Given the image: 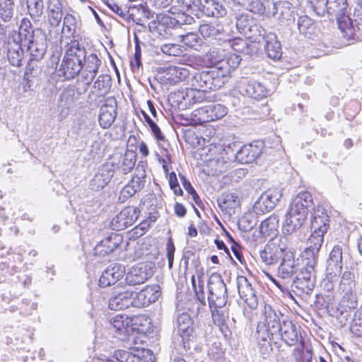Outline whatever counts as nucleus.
<instances>
[{"label":"nucleus","mask_w":362,"mask_h":362,"mask_svg":"<svg viewBox=\"0 0 362 362\" xmlns=\"http://www.w3.org/2000/svg\"><path fill=\"white\" fill-rule=\"evenodd\" d=\"M355 276L353 273L349 271H345L342 274L341 279L339 284V290L341 292L356 291Z\"/></svg>","instance_id":"49"},{"label":"nucleus","mask_w":362,"mask_h":362,"mask_svg":"<svg viewBox=\"0 0 362 362\" xmlns=\"http://www.w3.org/2000/svg\"><path fill=\"white\" fill-rule=\"evenodd\" d=\"M180 37L183 44L196 50H198L203 44L202 39L195 33L190 32L185 35H180Z\"/></svg>","instance_id":"52"},{"label":"nucleus","mask_w":362,"mask_h":362,"mask_svg":"<svg viewBox=\"0 0 362 362\" xmlns=\"http://www.w3.org/2000/svg\"><path fill=\"white\" fill-rule=\"evenodd\" d=\"M177 3L184 11L191 14L198 15V13L201 11V0H177Z\"/></svg>","instance_id":"56"},{"label":"nucleus","mask_w":362,"mask_h":362,"mask_svg":"<svg viewBox=\"0 0 362 362\" xmlns=\"http://www.w3.org/2000/svg\"><path fill=\"white\" fill-rule=\"evenodd\" d=\"M286 235L279 238H272L259 252V259L267 266L276 264L289 247Z\"/></svg>","instance_id":"7"},{"label":"nucleus","mask_w":362,"mask_h":362,"mask_svg":"<svg viewBox=\"0 0 362 362\" xmlns=\"http://www.w3.org/2000/svg\"><path fill=\"white\" fill-rule=\"evenodd\" d=\"M22 43L17 42L15 40L8 42L7 59L13 66L19 67L22 64V61L24 58Z\"/></svg>","instance_id":"38"},{"label":"nucleus","mask_w":362,"mask_h":362,"mask_svg":"<svg viewBox=\"0 0 362 362\" xmlns=\"http://www.w3.org/2000/svg\"><path fill=\"white\" fill-rule=\"evenodd\" d=\"M223 3V0H204L200 11L209 17H223L227 14V9Z\"/></svg>","instance_id":"35"},{"label":"nucleus","mask_w":362,"mask_h":362,"mask_svg":"<svg viewBox=\"0 0 362 362\" xmlns=\"http://www.w3.org/2000/svg\"><path fill=\"white\" fill-rule=\"evenodd\" d=\"M191 281L196 298L202 305H206V300L210 308H221L226 305L228 300L227 288L219 274L213 273L209 277L207 298L205 296L202 276L198 274L196 279L193 275Z\"/></svg>","instance_id":"1"},{"label":"nucleus","mask_w":362,"mask_h":362,"mask_svg":"<svg viewBox=\"0 0 362 362\" xmlns=\"http://www.w3.org/2000/svg\"><path fill=\"white\" fill-rule=\"evenodd\" d=\"M314 206L312 194L304 191L299 192L292 200L288 211L285 215V221L283 223V233L291 235L300 228L307 220L308 212Z\"/></svg>","instance_id":"2"},{"label":"nucleus","mask_w":362,"mask_h":362,"mask_svg":"<svg viewBox=\"0 0 362 362\" xmlns=\"http://www.w3.org/2000/svg\"><path fill=\"white\" fill-rule=\"evenodd\" d=\"M256 214L255 211L245 213L238 221L239 228L245 232L252 230L257 223Z\"/></svg>","instance_id":"50"},{"label":"nucleus","mask_w":362,"mask_h":362,"mask_svg":"<svg viewBox=\"0 0 362 362\" xmlns=\"http://www.w3.org/2000/svg\"><path fill=\"white\" fill-rule=\"evenodd\" d=\"M108 306L111 310H122L130 306L134 307V291L127 288L115 291L110 298Z\"/></svg>","instance_id":"25"},{"label":"nucleus","mask_w":362,"mask_h":362,"mask_svg":"<svg viewBox=\"0 0 362 362\" xmlns=\"http://www.w3.org/2000/svg\"><path fill=\"white\" fill-rule=\"evenodd\" d=\"M14 14L13 0H0V36L6 33L8 23Z\"/></svg>","instance_id":"33"},{"label":"nucleus","mask_w":362,"mask_h":362,"mask_svg":"<svg viewBox=\"0 0 362 362\" xmlns=\"http://www.w3.org/2000/svg\"><path fill=\"white\" fill-rule=\"evenodd\" d=\"M262 233L259 231H254L248 235L247 238V243L251 248H256L259 244L264 242Z\"/></svg>","instance_id":"64"},{"label":"nucleus","mask_w":362,"mask_h":362,"mask_svg":"<svg viewBox=\"0 0 362 362\" xmlns=\"http://www.w3.org/2000/svg\"><path fill=\"white\" fill-rule=\"evenodd\" d=\"M227 108L221 104H210L194 110L191 119L196 124H202L220 119L226 115Z\"/></svg>","instance_id":"9"},{"label":"nucleus","mask_w":362,"mask_h":362,"mask_svg":"<svg viewBox=\"0 0 362 362\" xmlns=\"http://www.w3.org/2000/svg\"><path fill=\"white\" fill-rule=\"evenodd\" d=\"M236 28L246 37L259 42L264 30L255 23V20L248 13H242L236 17Z\"/></svg>","instance_id":"11"},{"label":"nucleus","mask_w":362,"mask_h":362,"mask_svg":"<svg viewBox=\"0 0 362 362\" xmlns=\"http://www.w3.org/2000/svg\"><path fill=\"white\" fill-rule=\"evenodd\" d=\"M199 31L202 36L208 40H213L224 33L223 25L218 23H202L199 25Z\"/></svg>","instance_id":"41"},{"label":"nucleus","mask_w":362,"mask_h":362,"mask_svg":"<svg viewBox=\"0 0 362 362\" xmlns=\"http://www.w3.org/2000/svg\"><path fill=\"white\" fill-rule=\"evenodd\" d=\"M125 274V268L119 264H115L107 268L100 275L99 286L101 287L110 286L115 284Z\"/></svg>","instance_id":"28"},{"label":"nucleus","mask_w":362,"mask_h":362,"mask_svg":"<svg viewBox=\"0 0 362 362\" xmlns=\"http://www.w3.org/2000/svg\"><path fill=\"white\" fill-rule=\"evenodd\" d=\"M154 269V264L152 262L139 263L126 274V284L129 286L144 284L153 276Z\"/></svg>","instance_id":"13"},{"label":"nucleus","mask_w":362,"mask_h":362,"mask_svg":"<svg viewBox=\"0 0 362 362\" xmlns=\"http://www.w3.org/2000/svg\"><path fill=\"white\" fill-rule=\"evenodd\" d=\"M62 6L59 0H49L47 6V21L52 28L59 26L62 18Z\"/></svg>","instance_id":"39"},{"label":"nucleus","mask_w":362,"mask_h":362,"mask_svg":"<svg viewBox=\"0 0 362 362\" xmlns=\"http://www.w3.org/2000/svg\"><path fill=\"white\" fill-rule=\"evenodd\" d=\"M116 360H110L109 362H141V358L127 351L119 350L115 354Z\"/></svg>","instance_id":"58"},{"label":"nucleus","mask_w":362,"mask_h":362,"mask_svg":"<svg viewBox=\"0 0 362 362\" xmlns=\"http://www.w3.org/2000/svg\"><path fill=\"white\" fill-rule=\"evenodd\" d=\"M277 269L278 278L291 281L293 276L299 269L298 259L295 258L294 252L289 247L285 252Z\"/></svg>","instance_id":"16"},{"label":"nucleus","mask_w":362,"mask_h":362,"mask_svg":"<svg viewBox=\"0 0 362 362\" xmlns=\"http://www.w3.org/2000/svg\"><path fill=\"white\" fill-rule=\"evenodd\" d=\"M145 165L146 161L140 160L135 170L137 173L136 175L129 182L135 189L136 192L140 191L144 186V181L143 180L146 177Z\"/></svg>","instance_id":"46"},{"label":"nucleus","mask_w":362,"mask_h":362,"mask_svg":"<svg viewBox=\"0 0 362 362\" xmlns=\"http://www.w3.org/2000/svg\"><path fill=\"white\" fill-rule=\"evenodd\" d=\"M267 276L269 279L276 286V287L279 289V291L285 297H288L293 300L296 303L297 302L292 293L288 289V281L282 280L279 278L276 279L269 274H267Z\"/></svg>","instance_id":"54"},{"label":"nucleus","mask_w":362,"mask_h":362,"mask_svg":"<svg viewBox=\"0 0 362 362\" xmlns=\"http://www.w3.org/2000/svg\"><path fill=\"white\" fill-rule=\"evenodd\" d=\"M122 242V237L117 233H111L94 247L96 255L104 257L112 252Z\"/></svg>","instance_id":"26"},{"label":"nucleus","mask_w":362,"mask_h":362,"mask_svg":"<svg viewBox=\"0 0 362 362\" xmlns=\"http://www.w3.org/2000/svg\"><path fill=\"white\" fill-rule=\"evenodd\" d=\"M164 79L170 84H176L185 81L189 76V69L182 66H170L163 73Z\"/></svg>","instance_id":"34"},{"label":"nucleus","mask_w":362,"mask_h":362,"mask_svg":"<svg viewBox=\"0 0 362 362\" xmlns=\"http://www.w3.org/2000/svg\"><path fill=\"white\" fill-rule=\"evenodd\" d=\"M284 315L269 305H265L262 320L259 322L255 334L259 351L263 355L272 350V336L278 334Z\"/></svg>","instance_id":"3"},{"label":"nucleus","mask_w":362,"mask_h":362,"mask_svg":"<svg viewBox=\"0 0 362 362\" xmlns=\"http://www.w3.org/2000/svg\"><path fill=\"white\" fill-rule=\"evenodd\" d=\"M342 298L339 302L338 310L340 313V322L346 323L351 317V313L358 306V297L356 291L341 292Z\"/></svg>","instance_id":"23"},{"label":"nucleus","mask_w":362,"mask_h":362,"mask_svg":"<svg viewBox=\"0 0 362 362\" xmlns=\"http://www.w3.org/2000/svg\"><path fill=\"white\" fill-rule=\"evenodd\" d=\"M76 19L69 13L64 17L62 32H66L70 35H74L76 33Z\"/></svg>","instance_id":"59"},{"label":"nucleus","mask_w":362,"mask_h":362,"mask_svg":"<svg viewBox=\"0 0 362 362\" xmlns=\"http://www.w3.org/2000/svg\"><path fill=\"white\" fill-rule=\"evenodd\" d=\"M261 37L264 40V49L268 56V57L272 59H279L281 57V44L277 40L276 35L270 33L269 34L265 35V32L264 35L261 36Z\"/></svg>","instance_id":"36"},{"label":"nucleus","mask_w":362,"mask_h":362,"mask_svg":"<svg viewBox=\"0 0 362 362\" xmlns=\"http://www.w3.org/2000/svg\"><path fill=\"white\" fill-rule=\"evenodd\" d=\"M339 276H337L334 279L329 278V272L326 270V276L322 282V286L324 289L327 291V294H325V296L323 295H320L317 296L318 303L320 302V299H322L324 301L322 303V306L325 308H329L330 305L333 303L334 300V295L332 293V291L334 287V283L338 280Z\"/></svg>","instance_id":"40"},{"label":"nucleus","mask_w":362,"mask_h":362,"mask_svg":"<svg viewBox=\"0 0 362 362\" xmlns=\"http://www.w3.org/2000/svg\"><path fill=\"white\" fill-rule=\"evenodd\" d=\"M114 165L110 162H105L98 168L93 177L90 180V188L93 191H100L110 181L114 173Z\"/></svg>","instance_id":"21"},{"label":"nucleus","mask_w":362,"mask_h":362,"mask_svg":"<svg viewBox=\"0 0 362 362\" xmlns=\"http://www.w3.org/2000/svg\"><path fill=\"white\" fill-rule=\"evenodd\" d=\"M351 332L357 337H362V317L354 314L350 325Z\"/></svg>","instance_id":"61"},{"label":"nucleus","mask_w":362,"mask_h":362,"mask_svg":"<svg viewBox=\"0 0 362 362\" xmlns=\"http://www.w3.org/2000/svg\"><path fill=\"white\" fill-rule=\"evenodd\" d=\"M300 347L294 349V352H298L300 356L296 358V362H312L313 353L311 348L307 347L303 339L300 340Z\"/></svg>","instance_id":"55"},{"label":"nucleus","mask_w":362,"mask_h":362,"mask_svg":"<svg viewBox=\"0 0 362 362\" xmlns=\"http://www.w3.org/2000/svg\"><path fill=\"white\" fill-rule=\"evenodd\" d=\"M242 90L248 97L257 100L266 98L269 94L267 88L255 80H246L243 82Z\"/></svg>","instance_id":"30"},{"label":"nucleus","mask_w":362,"mask_h":362,"mask_svg":"<svg viewBox=\"0 0 362 362\" xmlns=\"http://www.w3.org/2000/svg\"><path fill=\"white\" fill-rule=\"evenodd\" d=\"M85 57L86 49L81 47L77 40L72 41L64 54L59 71L66 79L75 78L83 69L82 63Z\"/></svg>","instance_id":"5"},{"label":"nucleus","mask_w":362,"mask_h":362,"mask_svg":"<svg viewBox=\"0 0 362 362\" xmlns=\"http://www.w3.org/2000/svg\"><path fill=\"white\" fill-rule=\"evenodd\" d=\"M139 211L134 206H127L117 214L111 221L114 230H121L134 223L139 216Z\"/></svg>","instance_id":"19"},{"label":"nucleus","mask_w":362,"mask_h":362,"mask_svg":"<svg viewBox=\"0 0 362 362\" xmlns=\"http://www.w3.org/2000/svg\"><path fill=\"white\" fill-rule=\"evenodd\" d=\"M323 240L319 238L315 239V237L309 238V246L306 247L302 252V270L308 271L316 274L315 267L317 265L319 257V251L322 247Z\"/></svg>","instance_id":"14"},{"label":"nucleus","mask_w":362,"mask_h":362,"mask_svg":"<svg viewBox=\"0 0 362 362\" xmlns=\"http://www.w3.org/2000/svg\"><path fill=\"white\" fill-rule=\"evenodd\" d=\"M263 148L264 143L256 141L242 146L233 143L223 148V151L226 156H234L235 158H258L261 156Z\"/></svg>","instance_id":"10"},{"label":"nucleus","mask_w":362,"mask_h":362,"mask_svg":"<svg viewBox=\"0 0 362 362\" xmlns=\"http://www.w3.org/2000/svg\"><path fill=\"white\" fill-rule=\"evenodd\" d=\"M237 286L241 299L250 310H255L259 305L260 297L257 296V291L251 283L246 277L240 276L237 278Z\"/></svg>","instance_id":"17"},{"label":"nucleus","mask_w":362,"mask_h":362,"mask_svg":"<svg viewBox=\"0 0 362 362\" xmlns=\"http://www.w3.org/2000/svg\"><path fill=\"white\" fill-rule=\"evenodd\" d=\"M218 205L221 211L231 216L235 209L240 206V199L236 192H226L217 199Z\"/></svg>","instance_id":"31"},{"label":"nucleus","mask_w":362,"mask_h":362,"mask_svg":"<svg viewBox=\"0 0 362 362\" xmlns=\"http://www.w3.org/2000/svg\"><path fill=\"white\" fill-rule=\"evenodd\" d=\"M18 36L21 42H26L28 40L36 36V30L32 28L30 21L28 19L23 18L22 20L19 28Z\"/></svg>","instance_id":"51"},{"label":"nucleus","mask_w":362,"mask_h":362,"mask_svg":"<svg viewBox=\"0 0 362 362\" xmlns=\"http://www.w3.org/2000/svg\"><path fill=\"white\" fill-rule=\"evenodd\" d=\"M241 62L240 57L237 54H230L227 57L222 59L215 68L220 77L225 80L228 77L232 71L235 70Z\"/></svg>","instance_id":"32"},{"label":"nucleus","mask_w":362,"mask_h":362,"mask_svg":"<svg viewBox=\"0 0 362 362\" xmlns=\"http://www.w3.org/2000/svg\"><path fill=\"white\" fill-rule=\"evenodd\" d=\"M346 4L345 0H327V14L335 16L337 21L345 13Z\"/></svg>","instance_id":"45"},{"label":"nucleus","mask_w":362,"mask_h":362,"mask_svg":"<svg viewBox=\"0 0 362 362\" xmlns=\"http://www.w3.org/2000/svg\"><path fill=\"white\" fill-rule=\"evenodd\" d=\"M356 3L354 20L343 14L338 18V27L345 37L362 40V0H356Z\"/></svg>","instance_id":"6"},{"label":"nucleus","mask_w":362,"mask_h":362,"mask_svg":"<svg viewBox=\"0 0 362 362\" xmlns=\"http://www.w3.org/2000/svg\"><path fill=\"white\" fill-rule=\"evenodd\" d=\"M235 6L243 7L251 12L256 13L262 11V0H231Z\"/></svg>","instance_id":"53"},{"label":"nucleus","mask_w":362,"mask_h":362,"mask_svg":"<svg viewBox=\"0 0 362 362\" xmlns=\"http://www.w3.org/2000/svg\"><path fill=\"white\" fill-rule=\"evenodd\" d=\"M263 9L258 14L264 15L268 18L274 17L280 21H288L292 16V4L288 0L271 2L270 0H262Z\"/></svg>","instance_id":"8"},{"label":"nucleus","mask_w":362,"mask_h":362,"mask_svg":"<svg viewBox=\"0 0 362 362\" xmlns=\"http://www.w3.org/2000/svg\"><path fill=\"white\" fill-rule=\"evenodd\" d=\"M342 259V247L340 245L334 246L329 253L326 268V270L329 272L330 279L340 275L343 266Z\"/></svg>","instance_id":"29"},{"label":"nucleus","mask_w":362,"mask_h":362,"mask_svg":"<svg viewBox=\"0 0 362 362\" xmlns=\"http://www.w3.org/2000/svg\"><path fill=\"white\" fill-rule=\"evenodd\" d=\"M83 64L81 70V78L84 82V87L83 92H86L93 78L95 77L98 72L99 67L101 64L100 59L95 54H90L86 55L83 60Z\"/></svg>","instance_id":"18"},{"label":"nucleus","mask_w":362,"mask_h":362,"mask_svg":"<svg viewBox=\"0 0 362 362\" xmlns=\"http://www.w3.org/2000/svg\"><path fill=\"white\" fill-rule=\"evenodd\" d=\"M175 325L182 340L184 341L189 340L193 331L192 321L190 316L186 313L177 315Z\"/></svg>","instance_id":"37"},{"label":"nucleus","mask_w":362,"mask_h":362,"mask_svg":"<svg viewBox=\"0 0 362 362\" xmlns=\"http://www.w3.org/2000/svg\"><path fill=\"white\" fill-rule=\"evenodd\" d=\"M329 228V216L326 209L322 205H317L316 209H313L311 212V224L312 230L310 238L315 239H321L324 240V235L327 233Z\"/></svg>","instance_id":"12"},{"label":"nucleus","mask_w":362,"mask_h":362,"mask_svg":"<svg viewBox=\"0 0 362 362\" xmlns=\"http://www.w3.org/2000/svg\"><path fill=\"white\" fill-rule=\"evenodd\" d=\"M279 333L281 334L282 340L290 346L296 345L302 339L296 325L288 319L282 320Z\"/></svg>","instance_id":"27"},{"label":"nucleus","mask_w":362,"mask_h":362,"mask_svg":"<svg viewBox=\"0 0 362 362\" xmlns=\"http://www.w3.org/2000/svg\"><path fill=\"white\" fill-rule=\"evenodd\" d=\"M316 274L300 269V274L293 281L292 291L300 296L309 294L314 288Z\"/></svg>","instance_id":"20"},{"label":"nucleus","mask_w":362,"mask_h":362,"mask_svg":"<svg viewBox=\"0 0 362 362\" xmlns=\"http://www.w3.org/2000/svg\"><path fill=\"white\" fill-rule=\"evenodd\" d=\"M28 42V50L30 52V59L38 62L43 58L46 52V37L41 29L36 30V36Z\"/></svg>","instance_id":"24"},{"label":"nucleus","mask_w":362,"mask_h":362,"mask_svg":"<svg viewBox=\"0 0 362 362\" xmlns=\"http://www.w3.org/2000/svg\"><path fill=\"white\" fill-rule=\"evenodd\" d=\"M112 86V79L108 74L100 75L94 82L93 88L97 89L98 95L105 96L107 95Z\"/></svg>","instance_id":"47"},{"label":"nucleus","mask_w":362,"mask_h":362,"mask_svg":"<svg viewBox=\"0 0 362 362\" xmlns=\"http://www.w3.org/2000/svg\"><path fill=\"white\" fill-rule=\"evenodd\" d=\"M210 308L215 325L220 327L221 332H224L227 329L226 321L228 320V317L224 314L223 311L219 310L218 308Z\"/></svg>","instance_id":"57"},{"label":"nucleus","mask_w":362,"mask_h":362,"mask_svg":"<svg viewBox=\"0 0 362 362\" xmlns=\"http://www.w3.org/2000/svg\"><path fill=\"white\" fill-rule=\"evenodd\" d=\"M185 139L194 148L199 146H204L202 136H199L194 131L187 130L185 133Z\"/></svg>","instance_id":"63"},{"label":"nucleus","mask_w":362,"mask_h":362,"mask_svg":"<svg viewBox=\"0 0 362 362\" xmlns=\"http://www.w3.org/2000/svg\"><path fill=\"white\" fill-rule=\"evenodd\" d=\"M132 320L127 315L118 314L110 318V322L112 326L121 334L129 333V327Z\"/></svg>","instance_id":"43"},{"label":"nucleus","mask_w":362,"mask_h":362,"mask_svg":"<svg viewBox=\"0 0 362 362\" xmlns=\"http://www.w3.org/2000/svg\"><path fill=\"white\" fill-rule=\"evenodd\" d=\"M160 295L158 285L146 286L139 292L134 291V307L141 308L155 303Z\"/></svg>","instance_id":"22"},{"label":"nucleus","mask_w":362,"mask_h":362,"mask_svg":"<svg viewBox=\"0 0 362 362\" xmlns=\"http://www.w3.org/2000/svg\"><path fill=\"white\" fill-rule=\"evenodd\" d=\"M116 107L114 105L104 104L100 107L99 124L103 129L108 128L116 117Z\"/></svg>","instance_id":"42"},{"label":"nucleus","mask_w":362,"mask_h":362,"mask_svg":"<svg viewBox=\"0 0 362 362\" xmlns=\"http://www.w3.org/2000/svg\"><path fill=\"white\" fill-rule=\"evenodd\" d=\"M279 226V220L277 215L272 214L262 221L259 227L260 233L263 235L275 234Z\"/></svg>","instance_id":"44"},{"label":"nucleus","mask_w":362,"mask_h":362,"mask_svg":"<svg viewBox=\"0 0 362 362\" xmlns=\"http://www.w3.org/2000/svg\"><path fill=\"white\" fill-rule=\"evenodd\" d=\"M160 50L163 54L169 56H180L182 53L181 47L174 43L162 45Z\"/></svg>","instance_id":"60"},{"label":"nucleus","mask_w":362,"mask_h":362,"mask_svg":"<svg viewBox=\"0 0 362 362\" xmlns=\"http://www.w3.org/2000/svg\"><path fill=\"white\" fill-rule=\"evenodd\" d=\"M297 25L300 33L305 34L313 28V21L308 16H301L298 19Z\"/></svg>","instance_id":"62"},{"label":"nucleus","mask_w":362,"mask_h":362,"mask_svg":"<svg viewBox=\"0 0 362 362\" xmlns=\"http://www.w3.org/2000/svg\"><path fill=\"white\" fill-rule=\"evenodd\" d=\"M225 81L220 77L215 68L197 73L191 79L192 88L187 90L186 96L188 98H192V103H197L196 93L218 89L225 83ZM189 102H191L190 99H189Z\"/></svg>","instance_id":"4"},{"label":"nucleus","mask_w":362,"mask_h":362,"mask_svg":"<svg viewBox=\"0 0 362 362\" xmlns=\"http://www.w3.org/2000/svg\"><path fill=\"white\" fill-rule=\"evenodd\" d=\"M28 12L34 21H39L41 18L44 4L42 0H27L26 1Z\"/></svg>","instance_id":"48"},{"label":"nucleus","mask_w":362,"mask_h":362,"mask_svg":"<svg viewBox=\"0 0 362 362\" xmlns=\"http://www.w3.org/2000/svg\"><path fill=\"white\" fill-rule=\"evenodd\" d=\"M282 196L281 189L270 188L263 192L253 206L256 214H262L273 209Z\"/></svg>","instance_id":"15"}]
</instances>
